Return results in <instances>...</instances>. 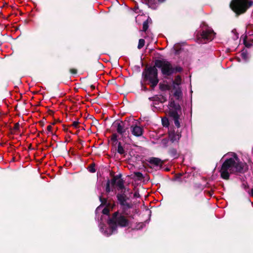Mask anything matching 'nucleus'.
Masks as SVG:
<instances>
[{"label": "nucleus", "mask_w": 253, "mask_h": 253, "mask_svg": "<svg viewBox=\"0 0 253 253\" xmlns=\"http://www.w3.org/2000/svg\"><path fill=\"white\" fill-rule=\"evenodd\" d=\"M19 124L18 123L16 124L14 126V129L16 130L18 129L19 128Z\"/></svg>", "instance_id": "obj_29"}, {"label": "nucleus", "mask_w": 253, "mask_h": 253, "mask_svg": "<svg viewBox=\"0 0 253 253\" xmlns=\"http://www.w3.org/2000/svg\"><path fill=\"white\" fill-rule=\"evenodd\" d=\"M214 35L215 33L212 30L208 29L203 31L201 36L204 41V42H206L211 41L214 38Z\"/></svg>", "instance_id": "obj_6"}, {"label": "nucleus", "mask_w": 253, "mask_h": 253, "mask_svg": "<svg viewBox=\"0 0 253 253\" xmlns=\"http://www.w3.org/2000/svg\"><path fill=\"white\" fill-rule=\"evenodd\" d=\"M174 95L177 99L180 98L182 96V92L180 89H177L174 93Z\"/></svg>", "instance_id": "obj_16"}, {"label": "nucleus", "mask_w": 253, "mask_h": 253, "mask_svg": "<svg viewBox=\"0 0 253 253\" xmlns=\"http://www.w3.org/2000/svg\"><path fill=\"white\" fill-rule=\"evenodd\" d=\"M134 196L135 197H138L139 196V194L137 192H135V193L134 194Z\"/></svg>", "instance_id": "obj_31"}, {"label": "nucleus", "mask_w": 253, "mask_h": 253, "mask_svg": "<svg viewBox=\"0 0 253 253\" xmlns=\"http://www.w3.org/2000/svg\"><path fill=\"white\" fill-rule=\"evenodd\" d=\"M148 28V20L144 22L143 24V31H146Z\"/></svg>", "instance_id": "obj_22"}, {"label": "nucleus", "mask_w": 253, "mask_h": 253, "mask_svg": "<svg viewBox=\"0 0 253 253\" xmlns=\"http://www.w3.org/2000/svg\"><path fill=\"white\" fill-rule=\"evenodd\" d=\"M78 124H79L78 122L75 121L73 123V126H74L75 127H77Z\"/></svg>", "instance_id": "obj_26"}, {"label": "nucleus", "mask_w": 253, "mask_h": 253, "mask_svg": "<svg viewBox=\"0 0 253 253\" xmlns=\"http://www.w3.org/2000/svg\"><path fill=\"white\" fill-rule=\"evenodd\" d=\"M150 163L154 164L156 166L161 165L162 164V161L161 159L157 158H151L149 160Z\"/></svg>", "instance_id": "obj_13"}, {"label": "nucleus", "mask_w": 253, "mask_h": 253, "mask_svg": "<svg viewBox=\"0 0 253 253\" xmlns=\"http://www.w3.org/2000/svg\"><path fill=\"white\" fill-rule=\"evenodd\" d=\"M132 134L137 137L140 136L143 134V128L136 125L132 126L130 127Z\"/></svg>", "instance_id": "obj_8"}, {"label": "nucleus", "mask_w": 253, "mask_h": 253, "mask_svg": "<svg viewBox=\"0 0 253 253\" xmlns=\"http://www.w3.org/2000/svg\"><path fill=\"white\" fill-rule=\"evenodd\" d=\"M111 140L114 142L117 141V135L116 134H114L111 137Z\"/></svg>", "instance_id": "obj_24"}, {"label": "nucleus", "mask_w": 253, "mask_h": 253, "mask_svg": "<svg viewBox=\"0 0 253 253\" xmlns=\"http://www.w3.org/2000/svg\"><path fill=\"white\" fill-rule=\"evenodd\" d=\"M110 182L108 181L107 183L106 190L107 192H109L110 191V186H109Z\"/></svg>", "instance_id": "obj_25"}, {"label": "nucleus", "mask_w": 253, "mask_h": 253, "mask_svg": "<svg viewBox=\"0 0 253 253\" xmlns=\"http://www.w3.org/2000/svg\"><path fill=\"white\" fill-rule=\"evenodd\" d=\"M181 79L179 76L176 77L174 81L173 82L174 84L179 85L181 84Z\"/></svg>", "instance_id": "obj_17"}, {"label": "nucleus", "mask_w": 253, "mask_h": 253, "mask_svg": "<svg viewBox=\"0 0 253 253\" xmlns=\"http://www.w3.org/2000/svg\"><path fill=\"white\" fill-rule=\"evenodd\" d=\"M71 72L73 74H76L77 73L76 70L75 69H72L71 70Z\"/></svg>", "instance_id": "obj_30"}, {"label": "nucleus", "mask_w": 253, "mask_h": 253, "mask_svg": "<svg viewBox=\"0 0 253 253\" xmlns=\"http://www.w3.org/2000/svg\"><path fill=\"white\" fill-rule=\"evenodd\" d=\"M102 213L104 214L108 215L109 213V210L107 208H105L102 210Z\"/></svg>", "instance_id": "obj_23"}, {"label": "nucleus", "mask_w": 253, "mask_h": 253, "mask_svg": "<svg viewBox=\"0 0 253 253\" xmlns=\"http://www.w3.org/2000/svg\"><path fill=\"white\" fill-rule=\"evenodd\" d=\"M155 66L161 69L162 74L167 76L180 72L182 70L180 67L173 68L170 63L166 60H156L155 62Z\"/></svg>", "instance_id": "obj_3"}, {"label": "nucleus", "mask_w": 253, "mask_h": 253, "mask_svg": "<svg viewBox=\"0 0 253 253\" xmlns=\"http://www.w3.org/2000/svg\"><path fill=\"white\" fill-rule=\"evenodd\" d=\"M144 44L145 41L143 39H140L139 40V42L137 46L138 48L141 49L144 45Z\"/></svg>", "instance_id": "obj_19"}, {"label": "nucleus", "mask_w": 253, "mask_h": 253, "mask_svg": "<svg viewBox=\"0 0 253 253\" xmlns=\"http://www.w3.org/2000/svg\"><path fill=\"white\" fill-rule=\"evenodd\" d=\"M145 80L148 81L152 87L156 86L158 82V72L155 67L148 68L143 73Z\"/></svg>", "instance_id": "obj_4"}, {"label": "nucleus", "mask_w": 253, "mask_h": 253, "mask_svg": "<svg viewBox=\"0 0 253 253\" xmlns=\"http://www.w3.org/2000/svg\"><path fill=\"white\" fill-rule=\"evenodd\" d=\"M170 116L172 117L174 120L175 125L177 127H179L180 126V123L178 121L179 115L176 111H171L170 112Z\"/></svg>", "instance_id": "obj_12"}, {"label": "nucleus", "mask_w": 253, "mask_h": 253, "mask_svg": "<svg viewBox=\"0 0 253 253\" xmlns=\"http://www.w3.org/2000/svg\"><path fill=\"white\" fill-rule=\"evenodd\" d=\"M99 199L100 202H101V205H100L99 206H98L96 209V213L97 214L98 212H99L102 209V204H105L106 203V200L105 199H103L101 197H99Z\"/></svg>", "instance_id": "obj_14"}, {"label": "nucleus", "mask_w": 253, "mask_h": 253, "mask_svg": "<svg viewBox=\"0 0 253 253\" xmlns=\"http://www.w3.org/2000/svg\"><path fill=\"white\" fill-rule=\"evenodd\" d=\"M117 151L120 154H124L125 153V150L120 143L118 145Z\"/></svg>", "instance_id": "obj_18"}, {"label": "nucleus", "mask_w": 253, "mask_h": 253, "mask_svg": "<svg viewBox=\"0 0 253 253\" xmlns=\"http://www.w3.org/2000/svg\"><path fill=\"white\" fill-rule=\"evenodd\" d=\"M116 126L117 132L121 135H123L126 132V128L125 127L124 123L122 122H117L114 124Z\"/></svg>", "instance_id": "obj_10"}, {"label": "nucleus", "mask_w": 253, "mask_h": 253, "mask_svg": "<svg viewBox=\"0 0 253 253\" xmlns=\"http://www.w3.org/2000/svg\"><path fill=\"white\" fill-rule=\"evenodd\" d=\"M89 170L91 172H94L95 171V169L93 167L89 168Z\"/></svg>", "instance_id": "obj_27"}, {"label": "nucleus", "mask_w": 253, "mask_h": 253, "mask_svg": "<svg viewBox=\"0 0 253 253\" xmlns=\"http://www.w3.org/2000/svg\"><path fill=\"white\" fill-rule=\"evenodd\" d=\"M225 160L220 170L222 178L228 179L230 174L235 172H243L247 169L245 163L240 162L237 155L233 152L226 154L224 156Z\"/></svg>", "instance_id": "obj_1"}, {"label": "nucleus", "mask_w": 253, "mask_h": 253, "mask_svg": "<svg viewBox=\"0 0 253 253\" xmlns=\"http://www.w3.org/2000/svg\"><path fill=\"white\" fill-rule=\"evenodd\" d=\"M112 183L118 186L120 189H123L124 188L123 180L118 176H115L113 178Z\"/></svg>", "instance_id": "obj_11"}, {"label": "nucleus", "mask_w": 253, "mask_h": 253, "mask_svg": "<svg viewBox=\"0 0 253 253\" xmlns=\"http://www.w3.org/2000/svg\"><path fill=\"white\" fill-rule=\"evenodd\" d=\"M51 128H52V126H50V125H49V126H47V131H48V132L51 131Z\"/></svg>", "instance_id": "obj_28"}, {"label": "nucleus", "mask_w": 253, "mask_h": 253, "mask_svg": "<svg viewBox=\"0 0 253 253\" xmlns=\"http://www.w3.org/2000/svg\"><path fill=\"white\" fill-rule=\"evenodd\" d=\"M160 87H161V88H162V85H161V84H160Z\"/></svg>", "instance_id": "obj_33"}, {"label": "nucleus", "mask_w": 253, "mask_h": 253, "mask_svg": "<svg viewBox=\"0 0 253 253\" xmlns=\"http://www.w3.org/2000/svg\"><path fill=\"white\" fill-rule=\"evenodd\" d=\"M251 194L253 197V189L251 190Z\"/></svg>", "instance_id": "obj_32"}, {"label": "nucleus", "mask_w": 253, "mask_h": 253, "mask_svg": "<svg viewBox=\"0 0 253 253\" xmlns=\"http://www.w3.org/2000/svg\"><path fill=\"white\" fill-rule=\"evenodd\" d=\"M149 5V6L152 8H154V6L153 4L155 3L156 0H144ZM165 0H158V1L160 2H163Z\"/></svg>", "instance_id": "obj_15"}, {"label": "nucleus", "mask_w": 253, "mask_h": 253, "mask_svg": "<svg viewBox=\"0 0 253 253\" xmlns=\"http://www.w3.org/2000/svg\"><path fill=\"white\" fill-rule=\"evenodd\" d=\"M163 125L165 126H168L169 125L168 119L167 118H163L162 119Z\"/></svg>", "instance_id": "obj_21"}, {"label": "nucleus", "mask_w": 253, "mask_h": 253, "mask_svg": "<svg viewBox=\"0 0 253 253\" xmlns=\"http://www.w3.org/2000/svg\"><path fill=\"white\" fill-rule=\"evenodd\" d=\"M181 137V134L179 132L171 131L169 132V138L172 142H177Z\"/></svg>", "instance_id": "obj_9"}, {"label": "nucleus", "mask_w": 253, "mask_h": 253, "mask_svg": "<svg viewBox=\"0 0 253 253\" xmlns=\"http://www.w3.org/2000/svg\"><path fill=\"white\" fill-rule=\"evenodd\" d=\"M251 5L252 3H248L247 0H233L230 7L235 12L240 14L245 12Z\"/></svg>", "instance_id": "obj_5"}, {"label": "nucleus", "mask_w": 253, "mask_h": 253, "mask_svg": "<svg viewBox=\"0 0 253 253\" xmlns=\"http://www.w3.org/2000/svg\"><path fill=\"white\" fill-rule=\"evenodd\" d=\"M117 198L120 204L123 206L124 208H129L130 207L129 204L126 202V198L125 194H118Z\"/></svg>", "instance_id": "obj_7"}, {"label": "nucleus", "mask_w": 253, "mask_h": 253, "mask_svg": "<svg viewBox=\"0 0 253 253\" xmlns=\"http://www.w3.org/2000/svg\"><path fill=\"white\" fill-rule=\"evenodd\" d=\"M109 228L103 231L102 227H100V230L107 236L111 235L116 231L117 225L121 227L126 226L128 224V221L126 217L118 212L113 214L112 218L108 221Z\"/></svg>", "instance_id": "obj_2"}, {"label": "nucleus", "mask_w": 253, "mask_h": 253, "mask_svg": "<svg viewBox=\"0 0 253 253\" xmlns=\"http://www.w3.org/2000/svg\"><path fill=\"white\" fill-rule=\"evenodd\" d=\"M242 58L246 60L248 58V54L246 50H243L241 53Z\"/></svg>", "instance_id": "obj_20"}]
</instances>
